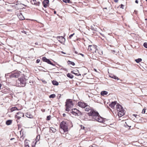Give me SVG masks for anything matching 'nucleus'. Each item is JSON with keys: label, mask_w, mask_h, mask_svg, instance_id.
Instances as JSON below:
<instances>
[{"label": "nucleus", "mask_w": 147, "mask_h": 147, "mask_svg": "<svg viewBox=\"0 0 147 147\" xmlns=\"http://www.w3.org/2000/svg\"><path fill=\"white\" fill-rule=\"evenodd\" d=\"M89 117V120L92 121H96L99 122H103L104 119L100 116L98 112L94 110H91L90 112L88 113Z\"/></svg>", "instance_id": "1"}, {"label": "nucleus", "mask_w": 147, "mask_h": 147, "mask_svg": "<svg viewBox=\"0 0 147 147\" xmlns=\"http://www.w3.org/2000/svg\"><path fill=\"white\" fill-rule=\"evenodd\" d=\"M26 80L25 78H18V80L16 81V85L18 87L24 86L26 84Z\"/></svg>", "instance_id": "2"}, {"label": "nucleus", "mask_w": 147, "mask_h": 147, "mask_svg": "<svg viewBox=\"0 0 147 147\" xmlns=\"http://www.w3.org/2000/svg\"><path fill=\"white\" fill-rule=\"evenodd\" d=\"M116 108L117 111L119 112L118 115L119 117H121L125 115V111L121 105H117L116 106Z\"/></svg>", "instance_id": "3"}, {"label": "nucleus", "mask_w": 147, "mask_h": 147, "mask_svg": "<svg viewBox=\"0 0 147 147\" xmlns=\"http://www.w3.org/2000/svg\"><path fill=\"white\" fill-rule=\"evenodd\" d=\"M65 106L66 107L65 110L67 111H70L69 108H71L73 106V104L71 100L67 99Z\"/></svg>", "instance_id": "4"}, {"label": "nucleus", "mask_w": 147, "mask_h": 147, "mask_svg": "<svg viewBox=\"0 0 147 147\" xmlns=\"http://www.w3.org/2000/svg\"><path fill=\"white\" fill-rule=\"evenodd\" d=\"M22 75L21 72L17 71H14L12 72L9 75V76L11 78H17Z\"/></svg>", "instance_id": "5"}, {"label": "nucleus", "mask_w": 147, "mask_h": 147, "mask_svg": "<svg viewBox=\"0 0 147 147\" xmlns=\"http://www.w3.org/2000/svg\"><path fill=\"white\" fill-rule=\"evenodd\" d=\"M70 113L75 116H80L82 115L81 112L76 108L72 109L70 111Z\"/></svg>", "instance_id": "6"}, {"label": "nucleus", "mask_w": 147, "mask_h": 147, "mask_svg": "<svg viewBox=\"0 0 147 147\" xmlns=\"http://www.w3.org/2000/svg\"><path fill=\"white\" fill-rule=\"evenodd\" d=\"M60 127L63 130L64 132L68 131L67 124L66 122L62 121L60 124Z\"/></svg>", "instance_id": "7"}, {"label": "nucleus", "mask_w": 147, "mask_h": 147, "mask_svg": "<svg viewBox=\"0 0 147 147\" xmlns=\"http://www.w3.org/2000/svg\"><path fill=\"white\" fill-rule=\"evenodd\" d=\"M42 60L43 61L46 62L48 63L51 64L52 65L54 66L55 65L49 59L46 58L45 57H43L42 58Z\"/></svg>", "instance_id": "8"}, {"label": "nucleus", "mask_w": 147, "mask_h": 147, "mask_svg": "<svg viewBox=\"0 0 147 147\" xmlns=\"http://www.w3.org/2000/svg\"><path fill=\"white\" fill-rule=\"evenodd\" d=\"M24 114L22 112H19L17 113V115H15V117L18 119L21 118V117H24Z\"/></svg>", "instance_id": "9"}, {"label": "nucleus", "mask_w": 147, "mask_h": 147, "mask_svg": "<svg viewBox=\"0 0 147 147\" xmlns=\"http://www.w3.org/2000/svg\"><path fill=\"white\" fill-rule=\"evenodd\" d=\"M78 104L79 106L83 108H85L87 106L86 103L80 102H79Z\"/></svg>", "instance_id": "10"}, {"label": "nucleus", "mask_w": 147, "mask_h": 147, "mask_svg": "<svg viewBox=\"0 0 147 147\" xmlns=\"http://www.w3.org/2000/svg\"><path fill=\"white\" fill-rule=\"evenodd\" d=\"M31 3L33 5H34L36 6H39L40 2L39 1L36 2V0H29Z\"/></svg>", "instance_id": "11"}, {"label": "nucleus", "mask_w": 147, "mask_h": 147, "mask_svg": "<svg viewBox=\"0 0 147 147\" xmlns=\"http://www.w3.org/2000/svg\"><path fill=\"white\" fill-rule=\"evenodd\" d=\"M58 40L61 43H62L65 40V39L62 36H58L57 37Z\"/></svg>", "instance_id": "12"}, {"label": "nucleus", "mask_w": 147, "mask_h": 147, "mask_svg": "<svg viewBox=\"0 0 147 147\" xmlns=\"http://www.w3.org/2000/svg\"><path fill=\"white\" fill-rule=\"evenodd\" d=\"M117 102L115 101L112 102L110 104H109V106L112 109L114 108L115 106L117 104Z\"/></svg>", "instance_id": "13"}, {"label": "nucleus", "mask_w": 147, "mask_h": 147, "mask_svg": "<svg viewBox=\"0 0 147 147\" xmlns=\"http://www.w3.org/2000/svg\"><path fill=\"white\" fill-rule=\"evenodd\" d=\"M71 73L74 74L78 76L81 75L80 74H79V71L78 69H77L71 71Z\"/></svg>", "instance_id": "14"}, {"label": "nucleus", "mask_w": 147, "mask_h": 147, "mask_svg": "<svg viewBox=\"0 0 147 147\" xmlns=\"http://www.w3.org/2000/svg\"><path fill=\"white\" fill-rule=\"evenodd\" d=\"M94 47L92 45H89L88 47V50L89 51H91L92 52H94L93 51V49H94Z\"/></svg>", "instance_id": "15"}, {"label": "nucleus", "mask_w": 147, "mask_h": 147, "mask_svg": "<svg viewBox=\"0 0 147 147\" xmlns=\"http://www.w3.org/2000/svg\"><path fill=\"white\" fill-rule=\"evenodd\" d=\"M18 16L19 19L20 20H22L24 19V17L21 13L18 14Z\"/></svg>", "instance_id": "16"}, {"label": "nucleus", "mask_w": 147, "mask_h": 147, "mask_svg": "<svg viewBox=\"0 0 147 147\" xmlns=\"http://www.w3.org/2000/svg\"><path fill=\"white\" fill-rule=\"evenodd\" d=\"M108 93V92L107 91H104L101 92L100 94L102 96H104L105 95L107 94Z\"/></svg>", "instance_id": "17"}, {"label": "nucleus", "mask_w": 147, "mask_h": 147, "mask_svg": "<svg viewBox=\"0 0 147 147\" xmlns=\"http://www.w3.org/2000/svg\"><path fill=\"white\" fill-rule=\"evenodd\" d=\"M110 77L113 78L114 79H117V80H119L118 77L114 75H111L110 76Z\"/></svg>", "instance_id": "18"}, {"label": "nucleus", "mask_w": 147, "mask_h": 147, "mask_svg": "<svg viewBox=\"0 0 147 147\" xmlns=\"http://www.w3.org/2000/svg\"><path fill=\"white\" fill-rule=\"evenodd\" d=\"M67 63L69 65H71L73 66H74L75 65V63L73 62H72L70 61H68L67 62Z\"/></svg>", "instance_id": "19"}, {"label": "nucleus", "mask_w": 147, "mask_h": 147, "mask_svg": "<svg viewBox=\"0 0 147 147\" xmlns=\"http://www.w3.org/2000/svg\"><path fill=\"white\" fill-rule=\"evenodd\" d=\"M12 123V121L11 120H7L6 122V125H9Z\"/></svg>", "instance_id": "20"}, {"label": "nucleus", "mask_w": 147, "mask_h": 147, "mask_svg": "<svg viewBox=\"0 0 147 147\" xmlns=\"http://www.w3.org/2000/svg\"><path fill=\"white\" fill-rule=\"evenodd\" d=\"M67 77L71 79L73 78L74 77L70 73L67 74Z\"/></svg>", "instance_id": "21"}, {"label": "nucleus", "mask_w": 147, "mask_h": 147, "mask_svg": "<svg viewBox=\"0 0 147 147\" xmlns=\"http://www.w3.org/2000/svg\"><path fill=\"white\" fill-rule=\"evenodd\" d=\"M18 110V108L16 107H12L11 109V112H13L14 111Z\"/></svg>", "instance_id": "22"}, {"label": "nucleus", "mask_w": 147, "mask_h": 147, "mask_svg": "<svg viewBox=\"0 0 147 147\" xmlns=\"http://www.w3.org/2000/svg\"><path fill=\"white\" fill-rule=\"evenodd\" d=\"M52 82L53 84L55 85H57L59 84L58 82L56 81L53 80L52 81Z\"/></svg>", "instance_id": "23"}, {"label": "nucleus", "mask_w": 147, "mask_h": 147, "mask_svg": "<svg viewBox=\"0 0 147 147\" xmlns=\"http://www.w3.org/2000/svg\"><path fill=\"white\" fill-rule=\"evenodd\" d=\"M49 0H44L43 2L42 3L45 4L47 5L49 3Z\"/></svg>", "instance_id": "24"}, {"label": "nucleus", "mask_w": 147, "mask_h": 147, "mask_svg": "<svg viewBox=\"0 0 147 147\" xmlns=\"http://www.w3.org/2000/svg\"><path fill=\"white\" fill-rule=\"evenodd\" d=\"M40 136L38 135V136H37L36 138V143L37 142V141H39V140H40Z\"/></svg>", "instance_id": "25"}, {"label": "nucleus", "mask_w": 147, "mask_h": 147, "mask_svg": "<svg viewBox=\"0 0 147 147\" xmlns=\"http://www.w3.org/2000/svg\"><path fill=\"white\" fill-rule=\"evenodd\" d=\"M135 61L137 63H139L140 62H141L142 61V59L141 58H138L137 59H136L135 60Z\"/></svg>", "instance_id": "26"}, {"label": "nucleus", "mask_w": 147, "mask_h": 147, "mask_svg": "<svg viewBox=\"0 0 147 147\" xmlns=\"http://www.w3.org/2000/svg\"><path fill=\"white\" fill-rule=\"evenodd\" d=\"M24 145L25 147H27V146H28V141L26 139L25 140Z\"/></svg>", "instance_id": "27"}, {"label": "nucleus", "mask_w": 147, "mask_h": 147, "mask_svg": "<svg viewBox=\"0 0 147 147\" xmlns=\"http://www.w3.org/2000/svg\"><path fill=\"white\" fill-rule=\"evenodd\" d=\"M56 96V95L54 94H51V95H50L49 97L50 98H54Z\"/></svg>", "instance_id": "28"}, {"label": "nucleus", "mask_w": 147, "mask_h": 147, "mask_svg": "<svg viewBox=\"0 0 147 147\" xmlns=\"http://www.w3.org/2000/svg\"><path fill=\"white\" fill-rule=\"evenodd\" d=\"M95 26L94 25L93 26H92L91 27V29L93 31H96V28H94Z\"/></svg>", "instance_id": "29"}, {"label": "nucleus", "mask_w": 147, "mask_h": 147, "mask_svg": "<svg viewBox=\"0 0 147 147\" xmlns=\"http://www.w3.org/2000/svg\"><path fill=\"white\" fill-rule=\"evenodd\" d=\"M63 1L65 3H69L70 1V0H63Z\"/></svg>", "instance_id": "30"}, {"label": "nucleus", "mask_w": 147, "mask_h": 147, "mask_svg": "<svg viewBox=\"0 0 147 147\" xmlns=\"http://www.w3.org/2000/svg\"><path fill=\"white\" fill-rule=\"evenodd\" d=\"M144 46L146 48H147V42H145L143 44Z\"/></svg>", "instance_id": "31"}, {"label": "nucleus", "mask_w": 147, "mask_h": 147, "mask_svg": "<svg viewBox=\"0 0 147 147\" xmlns=\"http://www.w3.org/2000/svg\"><path fill=\"white\" fill-rule=\"evenodd\" d=\"M51 117V116L50 115L47 116V120H50Z\"/></svg>", "instance_id": "32"}, {"label": "nucleus", "mask_w": 147, "mask_h": 147, "mask_svg": "<svg viewBox=\"0 0 147 147\" xmlns=\"http://www.w3.org/2000/svg\"><path fill=\"white\" fill-rule=\"evenodd\" d=\"M74 34V33L73 34H72L71 35H70V36H69V38L71 39V37L73 36V35Z\"/></svg>", "instance_id": "33"}, {"label": "nucleus", "mask_w": 147, "mask_h": 147, "mask_svg": "<svg viewBox=\"0 0 147 147\" xmlns=\"http://www.w3.org/2000/svg\"><path fill=\"white\" fill-rule=\"evenodd\" d=\"M90 110L89 107H86L85 109V110L87 111H88Z\"/></svg>", "instance_id": "34"}, {"label": "nucleus", "mask_w": 147, "mask_h": 147, "mask_svg": "<svg viewBox=\"0 0 147 147\" xmlns=\"http://www.w3.org/2000/svg\"><path fill=\"white\" fill-rule=\"evenodd\" d=\"M146 112V109H144L142 111V113H145Z\"/></svg>", "instance_id": "35"}, {"label": "nucleus", "mask_w": 147, "mask_h": 147, "mask_svg": "<svg viewBox=\"0 0 147 147\" xmlns=\"http://www.w3.org/2000/svg\"><path fill=\"white\" fill-rule=\"evenodd\" d=\"M133 115L135 117H136V118H138V117H139V116H138V115H137V114H134V115Z\"/></svg>", "instance_id": "36"}, {"label": "nucleus", "mask_w": 147, "mask_h": 147, "mask_svg": "<svg viewBox=\"0 0 147 147\" xmlns=\"http://www.w3.org/2000/svg\"><path fill=\"white\" fill-rule=\"evenodd\" d=\"M40 60L39 59H37L36 61V63H38L40 62Z\"/></svg>", "instance_id": "37"}, {"label": "nucleus", "mask_w": 147, "mask_h": 147, "mask_svg": "<svg viewBox=\"0 0 147 147\" xmlns=\"http://www.w3.org/2000/svg\"><path fill=\"white\" fill-rule=\"evenodd\" d=\"M43 5V6L45 7H47V5L45 4L42 3Z\"/></svg>", "instance_id": "38"}, {"label": "nucleus", "mask_w": 147, "mask_h": 147, "mask_svg": "<svg viewBox=\"0 0 147 147\" xmlns=\"http://www.w3.org/2000/svg\"><path fill=\"white\" fill-rule=\"evenodd\" d=\"M124 7V5H123L122 4H121V8L123 9H124V8L123 7Z\"/></svg>", "instance_id": "39"}, {"label": "nucleus", "mask_w": 147, "mask_h": 147, "mask_svg": "<svg viewBox=\"0 0 147 147\" xmlns=\"http://www.w3.org/2000/svg\"><path fill=\"white\" fill-rule=\"evenodd\" d=\"M29 83H30V85H32V84H33V82L32 81L31 82L30 81V82H29Z\"/></svg>", "instance_id": "40"}, {"label": "nucleus", "mask_w": 147, "mask_h": 147, "mask_svg": "<svg viewBox=\"0 0 147 147\" xmlns=\"http://www.w3.org/2000/svg\"><path fill=\"white\" fill-rule=\"evenodd\" d=\"M135 2L136 3H138V0H136Z\"/></svg>", "instance_id": "41"}, {"label": "nucleus", "mask_w": 147, "mask_h": 147, "mask_svg": "<svg viewBox=\"0 0 147 147\" xmlns=\"http://www.w3.org/2000/svg\"><path fill=\"white\" fill-rule=\"evenodd\" d=\"M114 1L116 3H117L118 1V0H114Z\"/></svg>", "instance_id": "42"}, {"label": "nucleus", "mask_w": 147, "mask_h": 147, "mask_svg": "<svg viewBox=\"0 0 147 147\" xmlns=\"http://www.w3.org/2000/svg\"><path fill=\"white\" fill-rule=\"evenodd\" d=\"M63 117H65L66 116V114L65 113H63Z\"/></svg>", "instance_id": "43"}, {"label": "nucleus", "mask_w": 147, "mask_h": 147, "mask_svg": "<svg viewBox=\"0 0 147 147\" xmlns=\"http://www.w3.org/2000/svg\"><path fill=\"white\" fill-rule=\"evenodd\" d=\"M79 54H80L83 57L84 56V55L83 54H82L81 53Z\"/></svg>", "instance_id": "44"}, {"label": "nucleus", "mask_w": 147, "mask_h": 147, "mask_svg": "<svg viewBox=\"0 0 147 147\" xmlns=\"http://www.w3.org/2000/svg\"><path fill=\"white\" fill-rule=\"evenodd\" d=\"M55 130H56V129H54V130H53V132H55Z\"/></svg>", "instance_id": "45"}, {"label": "nucleus", "mask_w": 147, "mask_h": 147, "mask_svg": "<svg viewBox=\"0 0 147 147\" xmlns=\"http://www.w3.org/2000/svg\"><path fill=\"white\" fill-rule=\"evenodd\" d=\"M61 53H63V54H65V53L64 52H63V51H62V52H61Z\"/></svg>", "instance_id": "46"}, {"label": "nucleus", "mask_w": 147, "mask_h": 147, "mask_svg": "<svg viewBox=\"0 0 147 147\" xmlns=\"http://www.w3.org/2000/svg\"><path fill=\"white\" fill-rule=\"evenodd\" d=\"M75 53H76V54H78V52H77L76 51H75Z\"/></svg>", "instance_id": "47"}, {"label": "nucleus", "mask_w": 147, "mask_h": 147, "mask_svg": "<svg viewBox=\"0 0 147 147\" xmlns=\"http://www.w3.org/2000/svg\"><path fill=\"white\" fill-rule=\"evenodd\" d=\"M14 139V138H11V139L10 140H13V139Z\"/></svg>", "instance_id": "48"}, {"label": "nucleus", "mask_w": 147, "mask_h": 147, "mask_svg": "<svg viewBox=\"0 0 147 147\" xmlns=\"http://www.w3.org/2000/svg\"><path fill=\"white\" fill-rule=\"evenodd\" d=\"M56 11H54V13L55 14L56 13Z\"/></svg>", "instance_id": "49"}, {"label": "nucleus", "mask_w": 147, "mask_h": 147, "mask_svg": "<svg viewBox=\"0 0 147 147\" xmlns=\"http://www.w3.org/2000/svg\"><path fill=\"white\" fill-rule=\"evenodd\" d=\"M30 116H31V115H30V117H28V118H31L32 117H31Z\"/></svg>", "instance_id": "50"}, {"label": "nucleus", "mask_w": 147, "mask_h": 147, "mask_svg": "<svg viewBox=\"0 0 147 147\" xmlns=\"http://www.w3.org/2000/svg\"><path fill=\"white\" fill-rule=\"evenodd\" d=\"M27 115V113H26V117H28V116Z\"/></svg>", "instance_id": "51"}, {"label": "nucleus", "mask_w": 147, "mask_h": 147, "mask_svg": "<svg viewBox=\"0 0 147 147\" xmlns=\"http://www.w3.org/2000/svg\"><path fill=\"white\" fill-rule=\"evenodd\" d=\"M24 32H25V34H26V32H25V31H24Z\"/></svg>", "instance_id": "52"}, {"label": "nucleus", "mask_w": 147, "mask_h": 147, "mask_svg": "<svg viewBox=\"0 0 147 147\" xmlns=\"http://www.w3.org/2000/svg\"><path fill=\"white\" fill-rule=\"evenodd\" d=\"M84 127H83V129H84Z\"/></svg>", "instance_id": "53"}, {"label": "nucleus", "mask_w": 147, "mask_h": 147, "mask_svg": "<svg viewBox=\"0 0 147 147\" xmlns=\"http://www.w3.org/2000/svg\"><path fill=\"white\" fill-rule=\"evenodd\" d=\"M92 147V146H89V147Z\"/></svg>", "instance_id": "54"}, {"label": "nucleus", "mask_w": 147, "mask_h": 147, "mask_svg": "<svg viewBox=\"0 0 147 147\" xmlns=\"http://www.w3.org/2000/svg\"><path fill=\"white\" fill-rule=\"evenodd\" d=\"M146 1L147 2V0H146Z\"/></svg>", "instance_id": "55"}, {"label": "nucleus", "mask_w": 147, "mask_h": 147, "mask_svg": "<svg viewBox=\"0 0 147 147\" xmlns=\"http://www.w3.org/2000/svg\"><path fill=\"white\" fill-rule=\"evenodd\" d=\"M145 20H147V19H145Z\"/></svg>", "instance_id": "56"}, {"label": "nucleus", "mask_w": 147, "mask_h": 147, "mask_svg": "<svg viewBox=\"0 0 147 147\" xmlns=\"http://www.w3.org/2000/svg\"><path fill=\"white\" fill-rule=\"evenodd\" d=\"M140 6H142V5H141Z\"/></svg>", "instance_id": "57"}, {"label": "nucleus", "mask_w": 147, "mask_h": 147, "mask_svg": "<svg viewBox=\"0 0 147 147\" xmlns=\"http://www.w3.org/2000/svg\"><path fill=\"white\" fill-rule=\"evenodd\" d=\"M130 127H131V126H130V127L129 128V129H130Z\"/></svg>", "instance_id": "58"}]
</instances>
